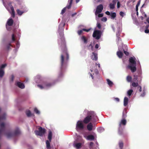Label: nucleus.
<instances>
[{
	"mask_svg": "<svg viewBox=\"0 0 149 149\" xmlns=\"http://www.w3.org/2000/svg\"><path fill=\"white\" fill-rule=\"evenodd\" d=\"M69 59V55L68 53L67 49L65 47L60 57V68L61 72L66 67Z\"/></svg>",
	"mask_w": 149,
	"mask_h": 149,
	"instance_id": "f257e3e1",
	"label": "nucleus"
},
{
	"mask_svg": "<svg viewBox=\"0 0 149 149\" xmlns=\"http://www.w3.org/2000/svg\"><path fill=\"white\" fill-rule=\"evenodd\" d=\"M129 61L130 64L128 66V68L131 70L132 72H134L136 70V58L134 57H131L129 58Z\"/></svg>",
	"mask_w": 149,
	"mask_h": 149,
	"instance_id": "f03ea898",
	"label": "nucleus"
},
{
	"mask_svg": "<svg viewBox=\"0 0 149 149\" xmlns=\"http://www.w3.org/2000/svg\"><path fill=\"white\" fill-rule=\"evenodd\" d=\"M88 116L84 118L83 121L85 124L88 123L92 118H93L96 119L97 117L96 114L93 111L88 112Z\"/></svg>",
	"mask_w": 149,
	"mask_h": 149,
	"instance_id": "7ed1b4c3",
	"label": "nucleus"
},
{
	"mask_svg": "<svg viewBox=\"0 0 149 149\" xmlns=\"http://www.w3.org/2000/svg\"><path fill=\"white\" fill-rule=\"evenodd\" d=\"M133 81L132 84V86L134 87L139 86V84H140L142 81V77L140 76L134 75L133 79Z\"/></svg>",
	"mask_w": 149,
	"mask_h": 149,
	"instance_id": "20e7f679",
	"label": "nucleus"
},
{
	"mask_svg": "<svg viewBox=\"0 0 149 149\" xmlns=\"http://www.w3.org/2000/svg\"><path fill=\"white\" fill-rule=\"evenodd\" d=\"M20 134V132L18 128H16L14 132L8 131L7 132L6 135L8 138H10L19 135Z\"/></svg>",
	"mask_w": 149,
	"mask_h": 149,
	"instance_id": "39448f33",
	"label": "nucleus"
},
{
	"mask_svg": "<svg viewBox=\"0 0 149 149\" xmlns=\"http://www.w3.org/2000/svg\"><path fill=\"white\" fill-rule=\"evenodd\" d=\"M102 32L100 30H96L94 31L93 36L96 40L99 39L101 37Z\"/></svg>",
	"mask_w": 149,
	"mask_h": 149,
	"instance_id": "423d86ee",
	"label": "nucleus"
},
{
	"mask_svg": "<svg viewBox=\"0 0 149 149\" xmlns=\"http://www.w3.org/2000/svg\"><path fill=\"white\" fill-rule=\"evenodd\" d=\"M38 130H36L35 132L36 135L40 136H42L46 132V130L45 128H42V127H40L38 129Z\"/></svg>",
	"mask_w": 149,
	"mask_h": 149,
	"instance_id": "0eeeda50",
	"label": "nucleus"
},
{
	"mask_svg": "<svg viewBox=\"0 0 149 149\" xmlns=\"http://www.w3.org/2000/svg\"><path fill=\"white\" fill-rule=\"evenodd\" d=\"M82 121L78 120L77 123L76 128L77 130H81L84 128V125Z\"/></svg>",
	"mask_w": 149,
	"mask_h": 149,
	"instance_id": "6e6552de",
	"label": "nucleus"
},
{
	"mask_svg": "<svg viewBox=\"0 0 149 149\" xmlns=\"http://www.w3.org/2000/svg\"><path fill=\"white\" fill-rule=\"evenodd\" d=\"M103 9V6L102 4H100L97 6L96 10L95 12V14L96 15L98 14L101 13Z\"/></svg>",
	"mask_w": 149,
	"mask_h": 149,
	"instance_id": "1a4fd4ad",
	"label": "nucleus"
},
{
	"mask_svg": "<svg viewBox=\"0 0 149 149\" xmlns=\"http://www.w3.org/2000/svg\"><path fill=\"white\" fill-rule=\"evenodd\" d=\"M127 123V121L125 119H123L121 120V121L119 125V130L118 133L120 134H122V132H121L120 130V127H121V125L125 126L126 125Z\"/></svg>",
	"mask_w": 149,
	"mask_h": 149,
	"instance_id": "9d476101",
	"label": "nucleus"
},
{
	"mask_svg": "<svg viewBox=\"0 0 149 149\" xmlns=\"http://www.w3.org/2000/svg\"><path fill=\"white\" fill-rule=\"evenodd\" d=\"M5 130V124L3 123H1L0 124V139L2 133Z\"/></svg>",
	"mask_w": 149,
	"mask_h": 149,
	"instance_id": "9b49d317",
	"label": "nucleus"
},
{
	"mask_svg": "<svg viewBox=\"0 0 149 149\" xmlns=\"http://www.w3.org/2000/svg\"><path fill=\"white\" fill-rule=\"evenodd\" d=\"M43 85L45 88L51 87L52 85V84L50 83L45 81L43 82Z\"/></svg>",
	"mask_w": 149,
	"mask_h": 149,
	"instance_id": "f8f14e48",
	"label": "nucleus"
},
{
	"mask_svg": "<svg viewBox=\"0 0 149 149\" xmlns=\"http://www.w3.org/2000/svg\"><path fill=\"white\" fill-rule=\"evenodd\" d=\"M68 3H69V5H67L66 7L64 8L62 10V11H61V15H63L65 12V11H66V8H68V9H70L71 8V6H72V4H71L70 5V7L69 8H68V6H70V2H69V1H68Z\"/></svg>",
	"mask_w": 149,
	"mask_h": 149,
	"instance_id": "ddd939ff",
	"label": "nucleus"
},
{
	"mask_svg": "<svg viewBox=\"0 0 149 149\" xmlns=\"http://www.w3.org/2000/svg\"><path fill=\"white\" fill-rule=\"evenodd\" d=\"M16 85L19 88L22 89L24 88L25 87L24 84L20 82H17L16 83Z\"/></svg>",
	"mask_w": 149,
	"mask_h": 149,
	"instance_id": "4468645a",
	"label": "nucleus"
},
{
	"mask_svg": "<svg viewBox=\"0 0 149 149\" xmlns=\"http://www.w3.org/2000/svg\"><path fill=\"white\" fill-rule=\"evenodd\" d=\"M91 58L93 60L97 61V54L94 52H93Z\"/></svg>",
	"mask_w": 149,
	"mask_h": 149,
	"instance_id": "2eb2a0df",
	"label": "nucleus"
},
{
	"mask_svg": "<svg viewBox=\"0 0 149 149\" xmlns=\"http://www.w3.org/2000/svg\"><path fill=\"white\" fill-rule=\"evenodd\" d=\"M52 136V133L51 130L49 131L48 134V139L50 142L51 141Z\"/></svg>",
	"mask_w": 149,
	"mask_h": 149,
	"instance_id": "dca6fc26",
	"label": "nucleus"
},
{
	"mask_svg": "<svg viewBox=\"0 0 149 149\" xmlns=\"http://www.w3.org/2000/svg\"><path fill=\"white\" fill-rule=\"evenodd\" d=\"M129 100L128 98L127 97H125L124 99V105L125 107H126L127 106L128 102Z\"/></svg>",
	"mask_w": 149,
	"mask_h": 149,
	"instance_id": "f3484780",
	"label": "nucleus"
},
{
	"mask_svg": "<svg viewBox=\"0 0 149 149\" xmlns=\"http://www.w3.org/2000/svg\"><path fill=\"white\" fill-rule=\"evenodd\" d=\"M13 23V20L11 18H9L7 22V24L9 26H11L12 25Z\"/></svg>",
	"mask_w": 149,
	"mask_h": 149,
	"instance_id": "a211bd4d",
	"label": "nucleus"
},
{
	"mask_svg": "<svg viewBox=\"0 0 149 149\" xmlns=\"http://www.w3.org/2000/svg\"><path fill=\"white\" fill-rule=\"evenodd\" d=\"M93 125L92 123H90L87 125V128L88 130L89 131H91L93 129Z\"/></svg>",
	"mask_w": 149,
	"mask_h": 149,
	"instance_id": "6ab92c4d",
	"label": "nucleus"
},
{
	"mask_svg": "<svg viewBox=\"0 0 149 149\" xmlns=\"http://www.w3.org/2000/svg\"><path fill=\"white\" fill-rule=\"evenodd\" d=\"M81 40L84 43L86 44L87 43V38L84 36H83L81 37Z\"/></svg>",
	"mask_w": 149,
	"mask_h": 149,
	"instance_id": "aec40b11",
	"label": "nucleus"
},
{
	"mask_svg": "<svg viewBox=\"0 0 149 149\" xmlns=\"http://www.w3.org/2000/svg\"><path fill=\"white\" fill-rule=\"evenodd\" d=\"M86 139L89 140H93L95 139V137L93 135H90L87 136Z\"/></svg>",
	"mask_w": 149,
	"mask_h": 149,
	"instance_id": "412c9836",
	"label": "nucleus"
},
{
	"mask_svg": "<svg viewBox=\"0 0 149 149\" xmlns=\"http://www.w3.org/2000/svg\"><path fill=\"white\" fill-rule=\"evenodd\" d=\"M6 114L5 113H4L2 115L0 116V122L3 121L6 119Z\"/></svg>",
	"mask_w": 149,
	"mask_h": 149,
	"instance_id": "4be33fe9",
	"label": "nucleus"
},
{
	"mask_svg": "<svg viewBox=\"0 0 149 149\" xmlns=\"http://www.w3.org/2000/svg\"><path fill=\"white\" fill-rule=\"evenodd\" d=\"M116 54L118 57L120 58H122L123 56V53L120 51H118L117 52Z\"/></svg>",
	"mask_w": 149,
	"mask_h": 149,
	"instance_id": "5701e85b",
	"label": "nucleus"
},
{
	"mask_svg": "<svg viewBox=\"0 0 149 149\" xmlns=\"http://www.w3.org/2000/svg\"><path fill=\"white\" fill-rule=\"evenodd\" d=\"M10 9L12 11L11 13V16L13 18H14L15 17V12L14 8L13 6L10 7Z\"/></svg>",
	"mask_w": 149,
	"mask_h": 149,
	"instance_id": "b1692460",
	"label": "nucleus"
},
{
	"mask_svg": "<svg viewBox=\"0 0 149 149\" xmlns=\"http://www.w3.org/2000/svg\"><path fill=\"white\" fill-rule=\"evenodd\" d=\"M26 114L27 115V116L28 117H29L33 115V114H32L31 112V111L29 110H27L26 111Z\"/></svg>",
	"mask_w": 149,
	"mask_h": 149,
	"instance_id": "393cba45",
	"label": "nucleus"
},
{
	"mask_svg": "<svg viewBox=\"0 0 149 149\" xmlns=\"http://www.w3.org/2000/svg\"><path fill=\"white\" fill-rule=\"evenodd\" d=\"M132 80V77L131 76H130V75H128L127 77L126 80L128 82H131Z\"/></svg>",
	"mask_w": 149,
	"mask_h": 149,
	"instance_id": "a878e982",
	"label": "nucleus"
},
{
	"mask_svg": "<svg viewBox=\"0 0 149 149\" xmlns=\"http://www.w3.org/2000/svg\"><path fill=\"white\" fill-rule=\"evenodd\" d=\"M49 141L47 140L46 141V147L47 149H49L50 148Z\"/></svg>",
	"mask_w": 149,
	"mask_h": 149,
	"instance_id": "bb28decb",
	"label": "nucleus"
},
{
	"mask_svg": "<svg viewBox=\"0 0 149 149\" xmlns=\"http://www.w3.org/2000/svg\"><path fill=\"white\" fill-rule=\"evenodd\" d=\"M81 143H76L74 146L77 148H79L81 146Z\"/></svg>",
	"mask_w": 149,
	"mask_h": 149,
	"instance_id": "cd10ccee",
	"label": "nucleus"
},
{
	"mask_svg": "<svg viewBox=\"0 0 149 149\" xmlns=\"http://www.w3.org/2000/svg\"><path fill=\"white\" fill-rule=\"evenodd\" d=\"M107 83L109 86L111 87L113 85V82L109 79H107Z\"/></svg>",
	"mask_w": 149,
	"mask_h": 149,
	"instance_id": "c85d7f7f",
	"label": "nucleus"
},
{
	"mask_svg": "<svg viewBox=\"0 0 149 149\" xmlns=\"http://www.w3.org/2000/svg\"><path fill=\"white\" fill-rule=\"evenodd\" d=\"M4 74V71L3 70H0V77H2Z\"/></svg>",
	"mask_w": 149,
	"mask_h": 149,
	"instance_id": "c756f323",
	"label": "nucleus"
},
{
	"mask_svg": "<svg viewBox=\"0 0 149 149\" xmlns=\"http://www.w3.org/2000/svg\"><path fill=\"white\" fill-rule=\"evenodd\" d=\"M119 146L120 149H122L123 146V143L122 141L120 142L119 143Z\"/></svg>",
	"mask_w": 149,
	"mask_h": 149,
	"instance_id": "7c9ffc66",
	"label": "nucleus"
},
{
	"mask_svg": "<svg viewBox=\"0 0 149 149\" xmlns=\"http://www.w3.org/2000/svg\"><path fill=\"white\" fill-rule=\"evenodd\" d=\"M17 12L18 14L19 15H21L24 13V12L20 10H19L18 9L17 10Z\"/></svg>",
	"mask_w": 149,
	"mask_h": 149,
	"instance_id": "2f4dec72",
	"label": "nucleus"
},
{
	"mask_svg": "<svg viewBox=\"0 0 149 149\" xmlns=\"http://www.w3.org/2000/svg\"><path fill=\"white\" fill-rule=\"evenodd\" d=\"M111 18L114 19L116 16V14L115 13H113L111 14Z\"/></svg>",
	"mask_w": 149,
	"mask_h": 149,
	"instance_id": "473e14b6",
	"label": "nucleus"
},
{
	"mask_svg": "<svg viewBox=\"0 0 149 149\" xmlns=\"http://www.w3.org/2000/svg\"><path fill=\"white\" fill-rule=\"evenodd\" d=\"M133 92V91L132 89H130L128 90L127 92V94L129 96H130L132 95Z\"/></svg>",
	"mask_w": 149,
	"mask_h": 149,
	"instance_id": "72a5a7b5",
	"label": "nucleus"
},
{
	"mask_svg": "<svg viewBox=\"0 0 149 149\" xmlns=\"http://www.w3.org/2000/svg\"><path fill=\"white\" fill-rule=\"evenodd\" d=\"M115 5L113 3H110L109 4V7L111 9H113L115 8Z\"/></svg>",
	"mask_w": 149,
	"mask_h": 149,
	"instance_id": "f704fd0d",
	"label": "nucleus"
},
{
	"mask_svg": "<svg viewBox=\"0 0 149 149\" xmlns=\"http://www.w3.org/2000/svg\"><path fill=\"white\" fill-rule=\"evenodd\" d=\"M140 3V1H139L136 4V11H138V6L139 5Z\"/></svg>",
	"mask_w": 149,
	"mask_h": 149,
	"instance_id": "c9c22d12",
	"label": "nucleus"
},
{
	"mask_svg": "<svg viewBox=\"0 0 149 149\" xmlns=\"http://www.w3.org/2000/svg\"><path fill=\"white\" fill-rule=\"evenodd\" d=\"M94 143L93 142H91L90 143L89 148L90 149H92Z\"/></svg>",
	"mask_w": 149,
	"mask_h": 149,
	"instance_id": "e433bc0d",
	"label": "nucleus"
},
{
	"mask_svg": "<svg viewBox=\"0 0 149 149\" xmlns=\"http://www.w3.org/2000/svg\"><path fill=\"white\" fill-rule=\"evenodd\" d=\"M34 111L37 114H40V111L38 110L36 108H35L34 109Z\"/></svg>",
	"mask_w": 149,
	"mask_h": 149,
	"instance_id": "4c0bfd02",
	"label": "nucleus"
},
{
	"mask_svg": "<svg viewBox=\"0 0 149 149\" xmlns=\"http://www.w3.org/2000/svg\"><path fill=\"white\" fill-rule=\"evenodd\" d=\"M6 64L2 65L0 67V70H3V69L6 66Z\"/></svg>",
	"mask_w": 149,
	"mask_h": 149,
	"instance_id": "58836bf2",
	"label": "nucleus"
},
{
	"mask_svg": "<svg viewBox=\"0 0 149 149\" xmlns=\"http://www.w3.org/2000/svg\"><path fill=\"white\" fill-rule=\"evenodd\" d=\"M37 86L39 88L41 89H42L44 88H45L44 86H43V85H41L38 84V85H37Z\"/></svg>",
	"mask_w": 149,
	"mask_h": 149,
	"instance_id": "ea45409f",
	"label": "nucleus"
},
{
	"mask_svg": "<svg viewBox=\"0 0 149 149\" xmlns=\"http://www.w3.org/2000/svg\"><path fill=\"white\" fill-rule=\"evenodd\" d=\"M83 31V29L82 30L78 31L77 32L78 35H81Z\"/></svg>",
	"mask_w": 149,
	"mask_h": 149,
	"instance_id": "a19ab883",
	"label": "nucleus"
},
{
	"mask_svg": "<svg viewBox=\"0 0 149 149\" xmlns=\"http://www.w3.org/2000/svg\"><path fill=\"white\" fill-rule=\"evenodd\" d=\"M97 27L99 29H100L101 28V25L100 23H97Z\"/></svg>",
	"mask_w": 149,
	"mask_h": 149,
	"instance_id": "79ce46f5",
	"label": "nucleus"
},
{
	"mask_svg": "<svg viewBox=\"0 0 149 149\" xmlns=\"http://www.w3.org/2000/svg\"><path fill=\"white\" fill-rule=\"evenodd\" d=\"M107 20V18L106 17H103L101 19V20L102 21H104V22L106 21Z\"/></svg>",
	"mask_w": 149,
	"mask_h": 149,
	"instance_id": "37998d69",
	"label": "nucleus"
},
{
	"mask_svg": "<svg viewBox=\"0 0 149 149\" xmlns=\"http://www.w3.org/2000/svg\"><path fill=\"white\" fill-rule=\"evenodd\" d=\"M120 15L121 16L123 17L124 16V13L122 11L120 12Z\"/></svg>",
	"mask_w": 149,
	"mask_h": 149,
	"instance_id": "c03bdc74",
	"label": "nucleus"
},
{
	"mask_svg": "<svg viewBox=\"0 0 149 149\" xmlns=\"http://www.w3.org/2000/svg\"><path fill=\"white\" fill-rule=\"evenodd\" d=\"M138 87V89H139V92H141L142 91V88L140 86H139H139H137Z\"/></svg>",
	"mask_w": 149,
	"mask_h": 149,
	"instance_id": "a18cd8bd",
	"label": "nucleus"
},
{
	"mask_svg": "<svg viewBox=\"0 0 149 149\" xmlns=\"http://www.w3.org/2000/svg\"><path fill=\"white\" fill-rule=\"evenodd\" d=\"M120 6V3L119 1H118L117 3V8H118Z\"/></svg>",
	"mask_w": 149,
	"mask_h": 149,
	"instance_id": "49530a36",
	"label": "nucleus"
},
{
	"mask_svg": "<svg viewBox=\"0 0 149 149\" xmlns=\"http://www.w3.org/2000/svg\"><path fill=\"white\" fill-rule=\"evenodd\" d=\"M11 45L10 44H8L7 46V49L8 50H9L10 48V46H11Z\"/></svg>",
	"mask_w": 149,
	"mask_h": 149,
	"instance_id": "de8ad7c7",
	"label": "nucleus"
},
{
	"mask_svg": "<svg viewBox=\"0 0 149 149\" xmlns=\"http://www.w3.org/2000/svg\"><path fill=\"white\" fill-rule=\"evenodd\" d=\"M12 40L13 41H15V36L14 34H13L12 35Z\"/></svg>",
	"mask_w": 149,
	"mask_h": 149,
	"instance_id": "09e8293b",
	"label": "nucleus"
},
{
	"mask_svg": "<svg viewBox=\"0 0 149 149\" xmlns=\"http://www.w3.org/2000/svg\"><path fill=\"white\" fill-rule=\"evenodd\" d=\"M124 51V53L126 55V56H128L129 54V53L127 52V51H125L124 50H123Z\"/></svg>",
	"mask_w": 149,
	"mask_h": 149,
	"instance_id": "8fccbe9b",
	"label": "nucleus"
},
{
	"mask_svg": "<svg viewBox=\"0 0 149 149\" xmlns=\"http://www.w3.org/2000/svg\"><path fill=\"white\" fill-rule=\"evenodd\" d=\"M98 16L99 17H101L103 16V14L102 13V14H98Z\"/></svg>",
	"mask_w": 149,
	"mask_h": 149,
	"instance_id": "3c124183",
	"label": "nucleus"
},
{
	"mask_svg": "<svg viewBox=\"0 0 149 149\" xmlns=\"http://www.w3.org/2000/svg\"><path fill=\"white\" fill-rule=\"evenodd\" d=\"M83 30L84 31H85L86 32H88V31H90V29H83Z\"/></svg>",
	"mask_w": 149,
	"mask_h": 149,
	"instance_id": "603ef678",
	"label": "nucleus"
},
{
	"mask_svg": "<svg viewBox=\"0 0 149 149\" xmlns=\"http://www.w3.org/2000/svg\"><path fill=\"white\" fill-rule=\"evenodd\" d=\"M118 1V0H113L112 1V2L115 5L117 1Z\"/></svg>",
	"mask_w": 149,
	"mask_h": 149,
	"instance_id": "864d4df0",
	"label": "nucleus"
},
{
	"mask_svg": "<svg viewBox=\"0 0 149 149\" xmlns=\"http://www.w3.org/2000/svg\"><path fill=\"white\" fill-rule=\"evenodd\" d=\"M146 94V93L145 92L143 91V93H142L141 94V97H143Z\"/></svg>",
	"mask_w": 149,
	"mask_h": 149,
	"instance_id": "5fc2aeb1",
	"label": "nucleus"
},
{
	"mask_svg": "<svg viewBox=\"0 0 149 149\" xmlns=\"http://www.w3.org/2000/svg\"><path fill=\"white\" fill-rule=\"evenodd\" d=\"M68 1H69L70 5V6H68V7L69 8H70V5L71 4H72V1H73V0H68Z\"/></svg>",
	"mask_w": 149,
	"mask_h": 149,
	"instance_id": "6e6d98bb",
	"label": "nucleus"
},
{
	"mask_svg": "<svg viewBox=\"0 0 149 149\" xmlns=\"http://www.w3.org/2000/svg\"><path fill=\"white\" fill-rule=\"evenodd\" d=\"M114 100L117 102H119L120 101V100L119 98L116 97L114 98Z\"/></svg>",
	"mask_w": 149,
	"mask_h": 149,
	"instance_id": "4d7b16f0",
	"label": "nucleus"
},
{
	"mask_svg": "<svg viewBox=\"0 0 149 149\" xmlns=\"http://www.w3.org/2000/svg\"><path fill=\"white\" fill-rule=\"evenodd\" d=\"M14 76L13 75H11V80L12 81H13L14 79Z\"/></svg>",
	"mask_w": 149,
	"mask_h": 149,
	"instance_id": "13d9d810",
	"label": "nucleus"
},
{
	"mask_svg": "<svg viewBox=\"0 0 149 149\" xmlns=\"http://www.w3.org/2000/svg\"><path fill=\"white\" fill-rule=\"evenodd\" d=\"M145 32L146 33H149V30L148 29H146L145 30Z\"/></svg>",
	"mask_w": 149,
	"mask_h": 149,
	"instance_id": "bf43d9fd",
	"label": "nucleus"
},
{
	"mask_svg": "<svg viewBox=\"0 0 149 149\" xmlns=\"http://www.w3.org/2000/svg\"><path fill=\"white\" fill-rule=\"evenodd\" d=\"M88 48H89L90 47H91V49H93V46H92V44H90L89 45V46H88Z\"/></svg>",
	"mask_w": 149,
	"mask_h": 149,
	"instance_id": "052dcab7",
	"label": "nucleus"
},
{
	"mask_svg": "<svg viewBox=\"0 0 149 149\" xmlns=\"http://www.w3.org/2000/svg\"><path fill=\"white\" fill-rule=\"evenodd\" d=\"M105 13L106 14H107V15H110V12L108 11H106L105 12Z\"/></svg>",
	"mask_w": 149,
	"mask_h": 149,
	"instance_id": "680f3d73",
	"label": "nucleus"
},
{
	"mask_svg": "<svg viewBox=\"0 0 149 149\" xmlns=\"http://www.w3.org/2000/svg\"><path fill=\"white\" fill-rule=\"evenodd\" d=\"M126 115L124 114V113H123V118L124 119L126 117Z\"/></svg>",
	"mask_w": 149,
	"mask_h": 149,
	"instance_id": "e2e57ef3",
	"label": "nucleus"
},
{
	"mask_svg": "<svg viewBox=\"0 0 149 149\" xmlns=\"http://www.w3.org/2000/svg\"><path fill=\"white\" fill-rule=\"evenodd\" d=\"M99 47V45L98 44H96L95 46V48L96 49H98Z\"/></svg>",
	"mask_w": 149,
	"mask_h": 149,
	"instance_id": "0e129e2a",
	"label": "nucleus"
},
{
	"mask_svg": "<svg viewBox=\"0 0 149 149\" xmlns=\"http://www.w3.org/2000/svg\"><path fill=\"white\" fill-rule=\"evenodd\" d=\"M77 13H74L73 14H72V17H74V16L75 15H77Z\"/></svg>",
	"mask_w": 149,
	"mask_h": 149,
	"instance_id": "69168bd1",
	"label": "nucleus"
},
{
	"mask_svg": "<svg viewBox=\"0 0 149 149\" xmlns=\"http://www.w3.org/2000/svg\"><path fill=\"white\" fill-rule=\"evenodd\" d=\"M146 21L149 24V17H148L147 19H146Z\"/></svg>",
	"mask_w": 149,
	"mask_h": 149,
	"instance_id": "338daca9",
	"label": "nucleus"
},
{
	"mask_svg": "<svg viewBox=\"0 0 149 149\" xmlns=\"http://www.w3.org/2000/svg\"><path fill=\"white\" fill-rule=\"evenodd\" d=\"M149 27V24L148 25H146V26L145 28L146 29H148V27Z\"/></svg>",
	"mask_w": 149,
	"mask_h": 149,
	"instance_id": "774afa93",
	"label": "nucleus"
}]
</instances>
